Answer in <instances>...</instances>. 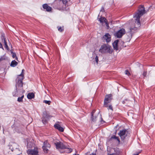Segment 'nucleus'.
Instances as JSON below:
<instances>
[{
  "mask_svg": "<svg viewBox=\"0 0 155 155\" xmlns=\"http://www.w3.org/2000/svg\"><path fill=\"white\" fill-rule=\"evenodd\" d=\"M145 13V8L143 6H140L139 8L138 12H137L134 18L136 20L135 25L131 26L130 28L129 37L127 39L128 41H130L132 38V34L135 32L137 29L140 26V17Z\"/></svg>",
  "mask_w": 155,
  "mask_h": 155,
  "instance_id": "1",
  "label": "nucleus"
},
{
  "mask_svg": "<svg viewBox=\"0 0 155 155\" xmlns=\"http://www.w3.org/2000/svg\"><path fill=\"white\" fill-rule=\"evenodd\" d=\"M113 50L111 46L108 44H104L102 45L99 50V51L102 54H111Z\"/></svg>",
  "mask_w": 155,
  "mask_h": 155,
  "instance_id": "2",
  "label": "nucleus"
},
{
  "mask_svg": "<svg viewBox=\"0 0 155 155\" xmlns=\"http://www.w3.org/2000/svg\"><path fill=\"white\" fill-rule=\"evenodd\" d=\"M56 146V148L57 149H67V150L66 152L67 153H70L72 151V150L69 148H68L67 146H65L61 142H56L54 143Z\"/></svg>",
  "mask_w": 155,
  "mask_h": 155,
  "instance_id": "3",
  "label": "nucleus"
},
{
  "mask_svg": "<svg viewBox=\"0 0 155 155\" xmlns=\"http://www.w3.org/2000/svg\"><path fill=\"white\" fill-rule=\"evenodd\" d=\"M53 5V8L55 9H57L60 10H64L66 8L65 5H63L60 0L55 1Z\"/></svg>",
  "mask_w": 155,
  "mask_h": 155,
  "instance_id": "4",
  "label": "nucleus"
},
{
  "mask_svg": "<svg viewBox=\"0 0 155 155\" xmlns=\"http://www.w3.org/2000/svg\"><path fill=\"white\" fill-rule=\"evenodd\" d=\"M23 78L18 77L16 80V88L17 89L23 90L22 80L24 79Z\"/></svg>",
  "mask_w": 155,
  "mask_h": 155,
  "instance_id": "5",
  "label": "nucleus"
},
{
  "mask_svg": "<svg viewBox=\"0 0 155 155\" xmlns=\"http://www.w3.org/2000/svg\"><path fill=\"white\" fill-rule=\"evenodd\" d=\"M112 95L109 94L105 96L104 101V106L105 107H107V104L109 103L112 100Z\"/></svg>",
  "mask_w": 155,
  "mask_h": 155,
  "instance_id": "6",
  "label": "nucleus"
},
{
  "mask_svg": "<svg viewBox=\"0 0 155 155\" xmlns=\"http://www.w3.org/2000/svg\"><path fill=\"white\" fill-rule=\"evenodd\" d=\"M125 29L122 28L115 33L114 35L117 38H121L125 33Z\"/></svg>",
  "mask_w": 155,
  "mask_h": 155,
  "instance_id": "7",
  "label": "nucleus"
},
{
  "mask_svg": "<svg viewBox=\"0 0 155 155\" xmlns=\"http://www.w3.org/2000/svg\"><path fill=\"white\" fill-rule=\"evenodd\" d=\"M50 147L51 145L48 143L47 141H45L44 142L42 148L45 152L46 153H48V148H49Z\"/></svg>",
  "mask_w": 155,
  "mask_h": 155,
  "instance_id": "8",
  "label": "nucleus"
},
{
  "mask_svg": "<svg viewBox=\"0 0 155 155\" xmlns=\"http://www.w3.org/2000/svg\"><path fill=\"white\" fill-rule=\"evenodd\" d=\"M27 153L28 155H38V151L37 149L28 150Z\"/></svg>",
  "mask_w": 155,
  "mask_h": 155,
  "instance_id": "9",
  "label": "nucleus"
},
{
  "mask_svg": "<svg viewBox=\"0 0 155 155\" xmlns=\"http://www.w3.org/2000/svg\"><path fill=\"white\" fill-rule=\"evenodd\" d=\"M127 131L126 130L124 129L122 130H120L118 133V134L122 140H124L125 139L127 136V135L126 134Z\"/></svg>",
  "mask_w": 155,
  "mask_h": 155,
  "instance_id": "10",
  "label": "nucleus"
},
{
  "mask_svg": "<svg viewBox=\"0 0 155 155\" xmlns=\"http://www.w3.org/2000/svg\"><path fill=\"white\" fill-rule=\"evenodd\" d=\"M103 38L107 43L110 42L111 41V36L108 33H106L104 35Z\"/></svg>",
  "mask_w": 155,
  "mask_h": 155,
  "instance_id": "11",
  "label": "nucleus"
},
{
  "mask_svg": "<svg viewBox=\"0 0 155 155\" xmlns=\"http://www.w3.org/2000/svg\"><path fill=\"white\" fill-rule=\"evenodd\" d=\"M114 153L111 154H108V155H120L121 153L118 148L115 147L114 148Z\"/></svg>",
  "mask_w": 155,
  "mask_h": 155,
  "instance_id": "12",
  "label": "nucleus"
},
{
  "mask_svg": "<svg viewBox=\"0 0 155 155\" xmlns=\"http://www.w3.org/2000/svg\"><path fill=\"white\" fill-rule=\"evenodd\" d=\"M95 112V110H94L91 113V122H95L97 120V116H94V114Z\"/></svg>",
  "mask_w": 155,
  "mask_h": 155,
  "instance_id": "13",
  "label": "nucleus"
},
{
  "mask_svg": "<svg viewBox=\"0 0 155 155\" xmlns=\"http://www.w3.org/2000/svg\"><path fill=\"white\" fill-rule=\"evenodd\" d=\"M43 8L46 10V11L48 12H50L51 11L52 8L51 7L49 6L47 4H45L43 5Z\"/></svg>",
  "mask_w": 155,
  "mask_h": 155,
  "instance_id": "14",
  "label": "nucleus"
},
{
  "mask_svg": "<svg viewBox=\"0 0 155 155\" xmlns=\"http://www.w3.org/2000/svg\"><path fill=\"white\" fill-rule=\"evenodd\" d=\"M54 127L55 128L60 132H63L64 131V129L58 124H55Z\"/></svg>",
  "mask_w": 155,
  "mask_h": 155,
  "instance_id": "15",
  "label": "nucleus"
},
{
  "mask_svg": "<svg viewBox=\"0 0 155 155\" xmlns=\"http://www.w3.org/2000/svg\"><path fill=\"white\" fill-rule=\"evenodd\" d=\"M17 145L15 143H13L12 145H9V149L11 150L12 151H13L14 150H16L18 149L16 147V146Z\"/></svg>",
  "mask_w": 155,
  "mask_h": 155,
  "instance_id": "16",
  "label": "nucleus"
},
{
  "mask_svg": "<svg viewBox=\"0 0 155 155\" xmlns=\"http://www.w3.org/2000/svg\"><path fill=\"white\" fill-rule=\"evenodd\" d=\"M119 40H117L114 41V42L113 43V46L114 49L116 50H118V44Z\"/></svg>",
  "mask_w": 155,
  "mask_h": 155,
  "instance_id": "17",
  "label": "nucleus"
},
{
  "mask_svg": "<svg viewBox=\"0 0 155 155\" xmlns=\"http://www.w3.org/2000/svg\"><path fill=\"white\" fill-rule=\"evenodd\" d=\"M35 94L33 93H29L28 94L27 97L28 99H31L35 97Z\"/></svg>",
  "mask_w": 155,
  "mask_h": 155,
  "instance_id": "18",
  "label": "nucleus"
},
{
  "mask_svg": "<svg viewBox=\"0 0 155 155\" xmlns=\"http://www.w3.org/2000/svg\"><path fill=\"white\" fill-rule=\"evenodd\" d=\"M18 64V63L15 60L12 61L10 64V66L14 67H15Z\"/></svg>",
  "mask_w": 155,
  "mask_h": 155,
  "instance_id": "19",
  "label": "nucleus"
},
{
  "mask_svg": "<svg viewBox=\"0 0 155 155\" xmlns=\"http://www.w3.org/2000/svg\"><path fill=\"white\" fill-rule=\"evenodd\" d=\"M60 1H61L62 3H63V5H65V7L66 8L68 6V2L67 0H60Z\"/></svg>",
  "mask_w": 155,
  "mask_h": 155,
  "instance_id": "20",
  "label": "nucleus"
},
{
  "mask_svg": "<svg viewBox=\"0 0 155 155\" xmlns=\"http://www.w3.org/2000/svg\"><path fill=\"white\" fill-rule=\"evenodd\" d=\"M19 90H20L17 89L16 88V91L15 92H14L12 94L13 96L14 97H17L18 95V93Z\"/></svg>",
  "mask_w": 155,
  "mask_h": 155,
  "instance_id": "21",
  "label": "nucleus"
},
{
  "mask_svg": "<svg viewBox=\"0 0 155 155\" xmlns=\"http://www.w3.org/2000/svg\"><path fill=\"white\" fill-rule=\"evenodd\" d=\"M107 19L104 17H102L99 18V21L101 23L104 22Z\"/></svg>",
  "mask_w": 155,
  "mask_h": 155,
  "instance_id": "22",
  "label": "nucleus"
},
{
  "mask_svg": "<svg viewBox=\"0 0 155 155\" xmlns=\"http://www.w3.org/2000/svg\"><path fill=\"white\" fill-rule=\"evenodd\" d=\"M111 139H116V140H117V141H118L119 143H120V140L119 139V138L118 137H117L115 136V135L112 136L111 137Z\"/></svg>",
  "mask_w": 155,
  "mask_h": 155,
  "instance_id": "23",
  "label": "nucleus"
},
{
  "mask_svg": "<svg viewBox=\"0 0 155 155\" xmlns=\"http://www.w3.org/2000/svg\"><path fill=\"white\" fill-rule=\"evenodd\" d=\"M24 97V95H23L21 97H18V98L17 101L19 102H22L23 99Z\"/></svg>",
  "mask_w": 155,
  "mask_h": 155,
  "instance_id": "24",
  "label": "nucleus"
},
{
  "mask_svg": "<svg viewBox=\"0 0 155 155\" xmlns=\"http://www.w3.org/2000/svg\"><path fill=\"white\" fill-rule=\"evenodd\" d=\"M12 54V57L13 58H15V59L17 61H18V58L16 56V55L15 53H14L13 52H11Z\"/></svg>",
  "mask_w": 155,
  "mask_h": 155,
  "instance_id": "25",
  "label": "nucleus"
},
{
  "mask_svg": "<svg viewBox=\"0 0 155 155\" xmlns=\"http://www.w3.org/2000/svg\"><path fill=\"white\" fill-rule=\"evenodd\" d=\"M42 121L44 124L47 123V120L44 117H42Z\"/></svg>",
  "mask_w": 155,
  "mask_h": 155,
  "instance_id": "26",
  "label": "nucleus"
},
{
  "mask_svg": "<svg viewBox=\"0 0 155 155\" xmlns=\"http://www.w3.org/2000/svg\"><path fill=\"white\" fill-rule=\"evenodd\" d=\"M24 70L22 69L21 74L19 75H18V77H20V78H23H23H24Z\"/></svg>",
  "mask_w": 155,
  "mask_h": 155,
  "instance_id": "27",
  "label": "nucleus"
},
{
  "mask_svg": "<svg viewBox=\"0 0 155 155\" xmlns=\"http://www.w3.org/2000/svg\"><path fill=\"white\" fill-rule=\"evenodd\" d=\"M24 70L22 69L21 74L19 75H18V77H20V78H23H23H24Z\"/></svg>",
  "mask_w": 155,
  "mask_h": 155,
  "instance_id": "28",
  "label": "nucleus"
},
{
  "mask_svg": "<svg viewBox=\"0 0 155 155\" xmlns=\"http://www.w3.org/2000/svg\"><path fill=\"white\" fill-rule=\"evenodd\" d=\"M58 30L61 32H62L64 30L63 28H62L61 26H58Z\"/></svg>",
  "mask_w": 155,
  "mask_h": 155,
  "instance_id": "29",
  "label": "nucleus"
},
{
  "mask_svg": "<svg viewBox=\"0 0 155 155\" xmlns=\"http://www.w3.org/2000/svg\"><path fill=\"white\" fill-rule=\"evenodd\" d=\"M4 43L5 48L8 50L9 49L7 45V44L6 42V41L4 40Z\"/></svg>",
  "mask_w": 155,
  "mask_h": 155,
  "instance_id": "30",
  "label": "nucleus"
},
{
  "mask_svg": "<svg viewBox=\"0 0 155 155\" xmlns=\"http://www.w3.org/2000/svg\"><path fill=\"white\" fill-rule=\"evenodd\" d=\"M43 102L45 104H48V105H49L50 104L51 102L50 101L44 100L43 101Z\"/></svg>",
  "mask_w": 155,
  "mask_h": 155,
  "instance_id": "31",
  "label": "nucleus"
},
{
  "mask_svg": "<svg viewBox=\"0 0 155 155\" xmlns=\"http://www.w3.org/2000/svg\"><path fill=\"white\" fill-rule=\"evenodd\" d=\"M125 74H126L128 76H129L130 75V73L127 70H125Z\"/></svg>",
  "mask_w": 155,
  "mask_h": 155,
  "instance_id": "32",
  "label": "nucleus"
},
{
  "mask_svg": "<svg viewBox=\"0 0 155 155\" xmlns=\"http://www.w3.org/2000/svg\"><path fill=\"white\" fill-rule=\"evenodd\" d=\"M2 40H3L4 41V40L6 41V39L5 38V37L4 35H2Z\"/></svg>",
  "mask_w": 155,
  "mask_h": 155,
  "instance_id": "33",
  "label": "nucleus"
},
{
  "mask_svg": "<svg viewBox=\"0 0 155 155\" xmlns=\"http://www.w3.org/2000/svg\"><path fill=\"white\" fill-rule=\"evenodd\" d=\"M108 110L110 109L112 110H113V108L112 106L111 105H110L108 107Z\"/></svg>",
  "mask_w": 155,
  "mask_h": 155,
  "instance_id": "34",
  "label": "nucleus"
},
{
  "mask_svg": "<svg viewBox=\"0 0 155 155\" xmlns=\"http://www.w3.org/2000/svg\"><path fill=\"white\" fill-rule=\"evenodd\" d=\"M95 61H96V62L97 63H98V57L96 56L95 57Z\"/></svg>",
  "mask_w": 155,
  "mask_h": 155,
  "instance_id": "35",
  "label": "nucleus"
},
{
  "mask_svg": "<svg viewBox=\"0 0 155 155\" xmlns=\"http://www.w3.org/2000/svg\"><path fill=\"white\" fill-rule=\"evenodd\" d=\"M104 22L105 23V24H106V26L107 27H109V24H108V23L107 20H106L105 21V22Z\"/></svg>",
  "mask_w": 155,
  "mask_h": 155,
  "instance_id": "36",
  "label": "nucleus"
},
{
  "mask_svg": "<svg viewBox=\"0 0 155 155\" xmlns=\"http://www.w3.org/2000/svg\"><path fill=\"white\" fill-rule=\"evenodd\" d=\"M128 101V100L127 99H125L124 101H123L122 103L124 104L126 103V102L127 101Z\"/></svg>",
  "mask_w": 155,
  "mask_h": 155,
  "instance_id": "37",
  "label": "nucleus"
},
{
  "mask_svg": "<svg viewBox=\"0 0 155 155\" xmlns=\"http://www.w3.org/2000/svg\"><path fill=\"white\" fill-rule=\"evenodd\" d=\"M147 72L146 71H144L143 74V75L145 77L147 75Z\"/></svg>",
  "mask_w": 155,
  "mask_h": 155,
  "instance_id": "38",
  "label": "nucleus"
},
{
  "mask_svg": "<svg viewBox=\"0 0 155 155\" xmlns=\"http://www.w3.org/2000/svg\"><path fill=\"white\" fill-rule=\"evenodd\" d=\"M0 48H2L3 49H4L3 48L2 46V44L1 43H0Z\"/></svg>",
  "mask_w": 155,
  "mask_h": 155,
  "instance_id": "39",
  "label": "nucleus"
},
{
  "mask_svg": "<svg viewBox=\"0 0 155 155\" xmlns=\"http://www.w3.org/2000/svg\"><path fill=\"white\" fill-rule=\"evenodd\" d=\"M90 151L87 152L85 153L86 155H90Z\"/></svg>",
  "mask_w": 155,
  "mask_h": 155,
  "instance_id": "40",
  "label": "nucleus"
},
{
  "mask_svg": "<svg viewBox=\"0 0 155 155\" xmlns=\"http://www.w3.org/2000/svg\"><path fill=\"white\" fill-rule=\"evenodd\" d=\"M101 123H102V124H103V123H102V121H103V122H104H104H105V121H104L103 120V119H102V117H101Z\"/></svg>",
  "mask_w": 155,
  "mask_h": 155,
  "instance_id": "41",
  "label": "nucleus"
},
{
  "mask_svg": "<svg viewBox=\"0 0 155 155\" xmlns=\"http://www.w3.org/2000/svg\"><path fill=\"white\" fill-rule=\"evenodd\" d=\"M104 11V8L102 7V8H101V11L103 12Z\"/></svg>",
  "mask_w": 155,
  "mask_h": 155,
  "instance_id": "42",
  "label": "nucleus"
},
{
  "mask_svg": "<svg viewBox=\"0 0 155 155\" xmlns=\"http://www.w3.org/2000/svg\"><path fill=\"white\" fill-rule=\"evenodd\" d=\"M141 152V151H138V152H137L136 153L137 154H138V155H139V154Z\"/></svg>",
  "mask_w": 155,
  "mask_h": 155,
  "instance_id": "43",
  "label": "nucleus"
},
{
  "mask_svg": "<svg viewBox=\"0 0 155 155\" xmlns=\"http://www.w3.org/2000/svg\"><path fill=\"white\" fill-rule=\"evenodd\" d=\"M90 155H96V154L95 153H92Z\"/></svg>",
  "mask_w": 155,
  "mask_h": 155,
  "instance_id": "44",
  "label": "nucleus"
},
{
  "mask_svg": "<svg viewBox=\"0 0 155 155\" xmlns=\"http://www.w3.org/2000/svg\"><path fill=\"white\" fill-rule=\"evenodd\" d=\"M3 59H2V58H0V61L2 60Z\"/></svg>",
  "mask_w": 155,
  "mask_h": 155,
  "instance_id": "45",
  "label": "nucleus"
},
{
  "mask_svg": "<svg viewBox=\"0 0 155 155\" xmlns=\"http://www.w3.org/2000/svg\"><path fill=\"white\" fill-rule=\"evenodd\" d=\"M133 155H138V154H137L136 153H135V154H134Z\"/></svg>",
  "mask_w": 155,
  "mask_h": 155,
  "instance_id": "46",
  "label": "nucleus"
},
{
  "mask_svg": "<svg viewBox=\"0 0 155 155\" xmlns=\"http://www.w3.org/2000/svg\"><path fill=\"white\" fill-rule=\"evenodd\" d=\"M45 117H46V118H47L48 117V116H47V115H46V116H45Z\"/></svg>",
  "mask_w": 155,
  "mask_h": 155,
  "instance_id": "47",
  "label": "nucleus"
}]
</instances>
